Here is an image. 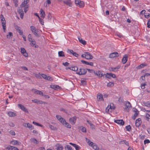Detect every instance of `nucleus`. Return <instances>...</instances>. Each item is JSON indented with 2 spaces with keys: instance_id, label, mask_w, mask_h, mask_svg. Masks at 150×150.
I'll return each mask as SVG.
<instances>
[{
  "instance_id": "nucleus-22",
  "label": "nucleus",
  "mask_w": 150,
  "mask_h": 150,
  "mask_svg": "<svg viewBox=\"0 0 150 150\" xmlns=\"http://www.w3.org/2000/svg\"><path fill=\"white\" fill-rule=\"evenodd\" d=\"M55 146L56 147V149L57 150H63V149L62 146L59 144H56Z\"/></svg>"
},
{
  "instance_id": "nucleus-56",
  "label": "nucleus",
  "mask_w": 150,
  "mask_h": 150,
  "mask_svg": "<svg viewBox=\"0 0 150 150\" xmlns=\"http://www.w3.org/2000/svg\"><path fill=\"white\" fill-rule=\"evenodd\" d=\"M9 132L12 135L14 136L15 135V132L13 130H11L9 131Z\"/></svg>"
},
{
  "instance_id": "nucleus-14",
  "label": "nucleus",
  "mask_w": 150,
  "mask_h": 150,
  "mask_svg": "<svg viewBox=\"0 0 150 150\" xmlns=\"http://www.w3.org/2000/svg\"><path fill=\"white\" fill-rule=\"evenodd\" d=\"M31 90L33 91L35 93L40 95H43V93L41 91H39L36 89L33 88Z\"/></svg>"
},
{
  "instance_id": "nucleus-2",
  "label": "nucleus",
  "mask_w": 150,
  "mask_h": 150,
  "mask_svg": "<svg viewBox=\"0 0 150 150\" xmlns=\"http://www.w3.org/2000/svg\"><path fill=\"white\" fill-rule=\"evenodd\" d=\"M1 18L2 25L3 27L4 31V32H5L6 29V21L5 20L2 14H1Z\"/></svg>"
},
{
  "instance_id": "nucleus-11",
  "label": "nucleus",
  "mask_w": 150,
  "mask_h": 150,
  "mask_svg": "<svg viewBox=\"0 0 150 150\" xmlns=\"http://www.w3.org/2000/svg\"><path fill=\"white\" fill-rule=\"evenodd\" d=\"M62 1L64 3L69 6L71 7L72 6V3L71 0H64Z\"/></svg>"
},
{
  "instance_id": "nucleus-48",
  "label": "nucleus",
  "mask_w": 150,
  "mask_h": 150,
  "mask_svg": "<svg viewBox=\"0 0 150 150\" xmlns=\"http://www.w3.org/2000/svg\"><path fill=\"white\" fill-rule=\"evenodd\" d=\"M33 123L35 125H36V126H40L41 127H42L43 126V125L40 124L38 123H37L36 122H34V121H33Z\"/></svg>"
},
{
  "instance_id": "nucleus-46",
  "label": "nucleus",
  "mask_w": 150,
  "mask_h": 150,
  "mask_svg": "<svg viewBox=\"0 0 150 150\" xmlns=\"http://www.w3.org/2000/svg\"><path fill=\"white\" fill-rule=\"evenodd\" d=\"M59 121L61 122L64 125V123L65 122H66V121L62 117L60 120H59Z\"/></svg>"
},
{
  "instance_id": "nucleus-21",
  "label": "nucleus",
  "mask_w": 150,
  "mask_h": 150,
  "mask_svg": "<svg viewBox=\"0 0 150 150\" xmlns=\"http://www.w3.org/2000/svg\"><path fill=\"white\" fill-rule=\"evenodd\" d=\"M18 12L20 15V18L21 19H23L24 15L23 9L20 8L18 10Z\"/></svg>"
},
{
  "instance_id": "nucleus-40",
  "label": "nucleus",
  "mask_w": 150,
  "mask_h": 150,
  "mask_svg": "<svg viewBox=\"0 0 150 150\" xmlns=\"http://www.w3.org/2000/svg\"><path fill=\"white\" fill-rule=\"evenodd\" d=\"M26 127L28 128L29 129L31 128V129H34V127L31 124H30L29 123H27Z\"/></svg>"
},
{
  "instance_id": "nucleus-10",
  "label": "nucleus",
  "mask_w": 150,
  "mask_h": 150,
  "mask_svg": "<svg viewBox=\"0 0 150 150\" xmlns=\"http://www.w3.org/2000/svg\"><path fill=\"white\" fill-rule=\"evenodd\" d=\"M131 108V105L129 102L128 101L126 102L125 105V109L128 111Z\"/></svg>"
},
{
  "instance_id": "nucleus-19",
  "label": "nucleus",
  "mask_w": 150,
  "mask_h": 150,
  "mask_svg": "<svg viewBox=\"0 0 150 150\" xmlns=\"http://www.w3.org/2000/svg\"><path fill=\"white\" fill-rule=\"evenodd\" d=\"M114 122L119 124L120 125H123L124 124V122L122 120H115Z\"/></svg>"
},
{
  "instance_id": "nucleus-39",
  "label": "nucleus",
  "mask_w": 150,
  "mask_h": 150,
  "mask_svg": "<svg viewBox=\"0 0 150 150\" xmlns=\"http://www.w3.org/2000/svg\"><path fill=\"white\" fill-rule=\"evenodd\" d=\"M120 144H125L127 146H129V143L128 142L126 141V140H124L122 141H121L120 142Z\"/></svg>"
},
{
  "instance_id": "nucleus-8",
  "label": "nucleus",
  "mask_w": 150,
  "mask_h": 150,
  "mask_svg": "<svg viewBox=\"0 0 150 150\" xmlns=\"http://www.w3.org/2000/svg\"><path fill=\"white\" fill-rule=\"evenodd\" d=\"M67 52L70 54H72L76 57H78L79 55L76 52H74V51L70 49H68L67 51Z\"/></svg>"
},
{
  "instance_id": "nucleus-41",
  "label": "nucleus",
  "mask_w": 150,
  "mask_h": 150,
  "mask_svg": "<svg viewBox=\"0 0 150 150\" xmlns=\"http://www.w3.org/2000/svg\"><path fill=\"white\" fill-rule=\"evenodd\" d=\"M58 53L59 56L60 57H63L65 56L64 52L62 51L59 52Z\"/></svg>"
},
{
  "instance_id": "nucleus-15",
  "label": "nucleus",
  "mask_w": 150,
  "mask_h": 150,
  "mask_svg": "<svg viewBox=\"0 0 150 150\" xmlns=\"http://www.w3.org/2000/svg\"><path fill=\"white\" fill-rule=\"evenodd\" d=\"M29 2V0H24V1L22 2L20 5V7L21 8L25 7L26 6H28V5L27 4Z\"/></svg>"
},
{
  "instance_id": "nucleus-34",
  "label": "nucleus",
  "mask_w": 150,
  "mask_h": 150,
  "mask_svg": "<svg viewBox=\"0 0 150 150\" xmlns=\"http://www.w3.org/2000/svg\"><path fill=\"white\" fill-rule=\"evenodd\" d=\"M136 111H135V112L134 114V115L132 117V119L134 120L136 119V117L137 116L139 113V112L137 111V110L136 109Z\"/></svg>"
},
{
  "instance_id": "nucleus-62",
  "label": "nucleus",
  "mask_w": 150,
  "mask_h": 150,
  "mask_svg": "<svg viewBox=\"0 0 150 150\" xmlns=\"http://www.w3.org/2000/svg\"><path fill=\"white\" fill-rule=\"evenodd\" d=\"M62 64L64 66L67 67L69 65V63L67 62H66L65 63H62Z\"/></svg>"
},
{
  "instance_id": "nucleus-47",
  "label": "nucleus",
  "mask_w": 150,
  "mask_h": 150,
  "mask_svg": "<svg viewBox=\"0 0 150 150\" xmlns=\"http://www.w3.org/2000/svg\"><path fill=\"white\" fill-rule=\"evenodd\" d=\"M28 38L29 41H30L31 40H34V39H33L32 36L30 34H29L28 35Z\"/></svg>"
},
{
  "instance_id": "nucleus-9",
  "label": "nucleus",
  "mask_w": 150,
  "mask_h": 150,
  "mask_svg": "<svg viewBox=\"0 0 150 150\" xmlns=\"http://www.w3.org/2000/svg\"><path fill=\"white\" fill-rule=\"evenodd\" d=\"M21 53L25 57H27L28 56V54L26 52L25 49L23 47L21 48Z\"/></svg>"
},
{
  "instance_id": "nucleus-60",
  "label": "nucleus",
  "mask_w": 150,
  "mask_h": 150,
  "mask_svg": "<svg viewBox=\"0 0 150 150\" xmlns=\"http://www.w3.org/2000/svg\"><path fill=\"white\" fill-rule=\"evenodd\" d=\"M139 137L140 139L142 140L144 139L145 137V135L142 134H141L140 135Z\"/></svg>"
},
{
  "instance_id": "nucleus-26",
  "label": "nucleus",
  "mask_w": 150,
  "mask_h": 150,
  "mask_svg": "<svg viewBox=\"0 0 150 150\" xmlns=\"http://www.w3.org/2000/svg\"><path fill=\"white\" fill-rule=\"evenodd\" d=\"M128 56L127 54H125L123 56V58L122 59V62L123 64H125L127 60Z\"/></svg>"
},
{
  "instance_id": "nucleus-31",
  "label": "nucleus",
  "mask_w": 150,
  "mask_h": 150,
  "mask_svg": "<svg viewBox=\"0 0 150 150\" xmlns=\"http://www.w3.org/2000/svg\"><path fill=\"white\" fill-rule=\"evenodd\" d=\"M40 16L42 18H45V11L42 9L41 8L40 10Z\"/></svg>"
},
{
  "instance_id": "nucleus-1",
  "label": "nucleus",
  "mask_w": 150,
  "mask_h": 150,
  "mask_svg": "<svg viewBox=\"0 0 150 150\" xmlns=\"http://www.w3.org/2000/svg\"><path fill=\"white\" fill-rule=\"evenodd\" d=\"M30 29L33 34L37 37H39L40 35L38 33V31L37 29H36L35 27L33 26H30Z\"/></svg>"
},
{
  "instance_id": "nucleus-24",
  "label": "nucleus",
  "mask_w": 150,
  "mask_h": 150,
  "mask_svg": "<svg viewBox=\"0 0 150 150\" xmlns=\"http://www.w3.org/2000/svg\"><path fill=\"white\" fill-rule=\"evenodd\" d=\"M29 42H30V45L31 46H34L35 48H38V45L36 44L35 41L34 39Z\"/></svg>"
},
{
  "instance_id": "nucleus-33",
  "label": "nucleus",
  "mask_w": 150,
  "mask_h": 150,
  "mask_svg": "<svg viewBox=\"0 0 150 150\" xmlns=\"http://www.w3.org/2000/svg\"><path fill=\"white\" fill-rule=\"evenodd\" d=\"M147 65V64L145 63H143L141 64L137 67V69H140L141 68H144V67Z\"/></svg>"
},
{
  "instance_id": "nucleus-13",
  "label": "nucleus",
  "mask_w": 150,
  "mask_h": 150,
  "mask_svg": "<svg viewBox=\"0 0 150 150\" xmlns=\"http://www.w3.org/2000/svg\"><path fill=\"white\" fill-rule=\"evenodd\" d=\"M85 57H86V59H92L93 58V57L88 52H85Z\"/></svg>"
},
{
  "instance_id": "nucleus-32",
  "label": "nucleus",
  "mask_w": 150,
  "mask_h": 150,
  "mask_svg": "<svg viewBox=\"0 0 150 150\" xmlns=\"http://www.w3.org/2000/svg\"><path fill=\"white\" fill-rule=\"evenodd\" d=\"M8 115L10 117H14L16 115L15 113L9 111L7 113Z\"/></svg>"
},
{
  "instance_id": "nucleus-7",
  "label": "nucleus",
  "mask_w": 150,
  "mask_h": 150,
  "mask_svg": "<svg viewBox=\"0 0 150 150\" xmlns=\"http://www.w3.org/2000/svg\"><path fill=\"white\" fill-rule=\"evenodd\" d=\"M18 106L22 110H23L27 113H29L27 109L25 107V106L21 104H18Z\"/></svg>"
},
{
  "instance_id": "nucleus-53",
  "label": "nucleus",
  "mask_w": 150,
  "mask_h": 150,
  "mask_svg": "<svg viewBox=\"0 0 150 150\" xmlns=\"http://www.w3.org/2000/svg\"><path fill=\"white\" fill-rule=\"evenodd\" d=\"M13 36L12 33L11 32H9L8 35H7V37L8 38H10Z\"/></svg>"
},
{
  "instance_id": "nucleus-37",
  "label": "nucleus",
  "mask_w": 150,
  "mask_h": 150,
  "mask_svg": "<svg viewBox=\"0 0 150 150\" xmlns=\"http://www.w3.org/2000/svg\"><path fill=\"white\" fill-rule=\"evenodd\" d=\"M86 141L87 142H88V144L90 146H91L92 147V146H93L94 145L93 143L92 142L90 141L87 138H86Z\"/></svg>"
},
{
  "instance_id": "nucleus-25",
  "label": "nucleus",
  "mask_w": 150,
  "mask_h": 150,
  "mask_svg": "<svg viewBox=\"0 0 150 150\" xmlns=\"http://www.w3.org/2000/svg\"><path fill=\"white\" fill-rule=\"evenodd\" d=\"M69 144L74 147L76 150H79L81 149L80 146L77 144L71 143H70Z\"/></svg>"
},
{
  "instance_id": "nucleus-35",
  "label": "nucleus",
  "mask_w": 150,
  "mask_h": 150,
  "mask_svg": "<svg viewBox=\"0 0 150 150\" xmlns=\"http://www.w3.org/2000/svg\"><path fill=\"white\" fill-rule=\"evenodd\" d=\"M78 40L79 42L83 45H85L86 44V42L83 40L82 38H78Z\"/></svg>"
},
{
  "instance_id": "nucleus-57",
  "label": "nucleus",
  "mask_w": 150,
  "mask_h": 150,
  "mask_svg": "<svg viewBox=\"0 0 150 150\" xmlns=\"http://www.w3.org/2000/svg\"><path fill=\"white\" fill-rule=\"evenodd\" d=\"M41 74L40 73H38V74H35V76L39 79H41Z\"/></svg>"
},
{
  "instance_id": "nucleus-44",
  "label": "nucleus",
  "mask_w": 150,
  "mask_h": 150,
  "mask_svg": "<svg viewBox=\"0 0 150 150\" xmlns=\"http://www.w3.org/2000/svg\"><path fill=\"white\" fill-rule=\"evenodd\" d=\"M126 130L128 131H130L131 129V127L130 125H128L125 127Z\"/></svg>"
},
{
  "instance_id": "nucleus-42",
  "label": "nucleus",
  "mask_w": 150,
  "mask_h": 150,
  "mask_svg": "<svg viewBox=\"0 0 150 150\" xmlns=\"http://www.w3.org/2000/svg\"><path fill=\"white\" fill-rule=\"evenodd\" d=\"M114 83L112 82H110L108 83L107 86L108 87H111L114 86Z\"/></svg>"
},
{
  "instance_id": "nucleus-50",
  "label": "nucleus",
  "mask_w": 150,
  "mask_h": 150,
  "mask_svg": "<svg viewBox=\"0 0 150 150\" xmlns=\"http://www.w3.org/2000/svg\"><path fill=\"white\" fill-rule=\"evenodd\" d=\"M92 148L95 150H99V148L98 146L94 144L93 146H92Z\"/></svg>"
},
{
  "instance_id": "nucleus-55",
  "label": "nucleus",
  "mask_w": 150,
  "mask_h": 150,
  "mask_svg": "<svg viewBox=\"0 0 150 150\" xmlns=\"http://www.w3.org/2000/svg\"><path fill=\"white\" fill-rule=\"evenodd\" d=\"M145 18H149L150 17V14L149 13H146L144 15Z\"/></svg>"
},
{
  "instance_id": "nucleus-12",
  "label": "nucleus",
  "mask_w": 150,
  "mask_h": 150,
  "mask_svg": "<svg viewBox=\"0 0 150 150\" xmlns=\"http://www.w3.org/2000/svg\"><path fill=\"white\" fill-rule=\"evenodd\" d=\"M119 56L118 53L117 52H114L110 54L109 57L110 58H114Z\"/></svg>"
},
{
  "instance_id": "nucleus-29",
  "label": "nucleus",
  "mask_w": 150,
  "mask_h": 150,
  "mask_svg": "<svg viewBox=\"0 0 150 150\" xmlns=\"http://www.w3.org/2000/svg\"><path fill=\"white\" fill-rule=\"evenodd\" d=\"M76 120V117H73L69 119V121L70 122L72 125L74 124Z\"/></svg>"
},
{
  "instance_id": "nucleus-3",
  "label": "nucleus",
  "mask_w": 150,
  "mask_h": 150,
  "mask_svg": "<svg viewBox=\"0 0 150 150\" xmlns=\"http://www.w3.org/2000/svg\"><path fill=\"white\" fill-rule=\"evenodd\" d=\"M75 3L77 6L80 8H83L84 6V2L83 1H81L80 0H75Z\"/></svg>"
},
{
  "instance_id": "nucleus-61",
  "label": "nucleus",
  "mask_w": 150,
  "mask_h": 150,
  "mask_svg": "<svg viewBox=\"0 0 150 150\" xmlns=\"http://www.w3.org/2000/svg\"><path fill=\"white\" fill-rule=\"evenodd\" d=\"M86 81L84 80H82L81 81V84L83 85H86Z\"/></svg>"
},
{
  "instance_id": "nucleus-28",
  "label": "nucleus",
  "mask_w": 150,
  "mask_h": 150,
  "mask_svg": "<svg viewBox=\"0 0 150 150\" xmlns=\"http://www.w3.org/2000/svg\"><path fill=\"white\" fill-rule=\"evenodd\" d=\"M7 149L8 150H19L16 147L11 146H9Z\"/></svg>"
},
{
  "instance_id": "nucleus-6",
  "label": "nucleus",
  "mask_w": 150,
  "mask_h": 150,
  "mask_svg": "<svg viewBox=\"0 0 150 150\" xmlns=\"http://www.w3.org/2000/svg\"><path fill=\"white\" fill-rule=\"evenodd\" d=\"M104 75H105L106 77L107 78L109 79H111V77H112L113 78H116L115 75L111 73H107L106 74H104Z\"/></svg>"
},
{
  "instance_id": "nucleus-17",
  "label": "nucleus",
  "mask_w": 150,
  "mask_h": 150,
  "mask_svg": "<svg viewBox=\"0 0 150 150\" xmlns=\"http://www.w3.org/2000/svg\"><path fill=\"white\" fill-rule=\"evenodd\" d=\"M120 67L119 66H118L116 67H110L109 68V70L110 71H117L119 69H120Z\"/></svg>"
},
{
  "instance_id": "nucleus-4",
  "label": "nucleus",
  "mask_w": 150,
  "mask_h": 150,
  "mask_svg": "<svg viewBox=\"0 0 150 150\" xmlns=\"http://www.w3.org/2000/svg\"><path fill=\"white\" fill-rule=\"evenodd\" d=\"M86 69H85L83 68H80L79 71L76 73V74L79 75H84L86 73Z\"/></svg>"
},
{
  "instance_id": "nucleus-43",
  "label": "nucleus",
  "mask_w": 150,
  "mask_h": 150,
  "mask_svg": "<svg viewBox=\"0 0 150 150\" xmlns=\"http://www.w3.org/2000/svg\"><path fill=\"white\" fill-rule=\"evenodd\" d=\"M67 128H71V125L68 123L66 122H65L64 123V125Z\"/></svg>"
},
{
  "instance_id": "nucleus-54",
  "label": "nucleus",
  "mask_w": 150,
  "mask_h": 150,
  "mask_svg": "<svg viewBox=\"0 0 150 150\" xmlns=\"http://www.w3.org/2000/svg\"><path fill=\"white\" fill-rule=\"evenodd\" d=\"M144 104L145 106H146L148 107H150V102L149 101H148L144 103Z\"/></svg>"
},
{
  "instance_id": "nucleus-20",
  "label": "nucleus",
  "mask_w": 150,
  "mask_h": 150,
  "mask_svg": "<svg viewBox=\"0 0 150 150\" xmlns=\"http://www.w3.org/2000/svg\"><path fill=\"white\" fill-rule=\"evenodd\" d=\"M115 108V107L114 105L113 104H110V106L108 105L106 109V111L109 112L110 109L114 110Z\"/></svg>"
},
{
  "instance_id": "nucleus-27",
  "label": "nucleus",
  "mask_w": 150,
  "mask_h": 150,
  "mask_svg": "<svg viewBox=\"0 0 150 150\" xmlns=\"http://www.w3.org/2000/svg\"><path fill=\"white\" fill-rule=\"evenodd\" d=\"M97 99L99 101H103V99L102 95L100 93H98L97 95Z\"/></svg>"
},
{
  "instance_id": "nucleus-45",
  "label": "nucleus",
  "mask_w": 150,
  "mask_h": 150,
  "mask_svg": "<svg viewBox=\"0 0 150 150\" xmlns=\"http://www.w3.org/2000/svg\"><path fill=\"white\" fill-rule=\"evenodd\" d=\"M78 70V68L76 66L71 67V70L76 71Z\"/></svg>"
},
{
  "instance_id": "nucleus-63",
  "label": "nucleus",
  "mask_w": 150,
  "mask_h": 150,
  "mask_svg": "<svg viewBox=\"0 0 150 150\" xmlns=\"http://www.w3.org/2000/svg\"><path fill=\"white\" fill-rule=\"evenodd\" d=\"M49 127L52 130H54L56 129V127L52 125H50Z\"/></svg>"
},
{
  "instance_id": "nucleus-59",
  "label": "nucleus",
  "mask_w": 150,
  "mask_h": 150,
  "mask_svg": "<svg viewBox=\"0 0 150 150\" xmlns=\"http://www.w3.org/2000/svg\"><path fill=\"white\" fill-rule=\"evenodd\" d=\"M150 143V140L148 139H145L144 141V143L145 144L147 143Z\"/></svg>"
},
{
  "instance_id": "nucleus-30",
  "label": "nucleus",
  "mask_w": 150,
  "mask_h": 150,
  "mask_svg": "<svg viewBox=\"0 0 150 150\" xmlns=\"http://www.w3.org/2000/svg\"><path fill=\"white\" fill-rule=\"evenodd\" d=\"M95 74L97 76H98L101 77L103 75V73L102 72L100 71H98L97 72H96L95 73Z\"/></svg>"
},
{
  "instance_id": "nucleus-64",
  "label": "nucleus",
  "mask_w": 150,
  "mask_h": 150,
  "mask_svg": "<svg viewBox=\"0 0 150 150\" xmlns=\"http://www.w3.org/2000/svg\"><path fill=\"white\" fill-rule=\"evenodd\" d=\"M24 11L25 13H26V12L28 11V6H26L25 7H24Z\"/></svg>"
},
{
  "instance_id": "nucleus-16",
  "label": "nucleus",
  "mask_w": 150,
  "mask_h": 150,
  "mask_svg": "<svg viewBox=\"0 0 150 150\" xmlns=\"http://www.w3.org/2000/svg\"><path fill=\"white\" fill-rule=\"evenodd\" d=\"M15 29L19 33L20 35H23V31L21 30V28L18 25L15 26Z\"/></svg>"
},
{
  "instance_id": "nucleus-38",
  "label": "nucleus",
  "mask_w": 150,
  "mask_h": 150,
  "mask_svg": "<svg viewBox=\"0 0 150 150\" xmlns=\"http://www.w3.org/2000/svg\"><path fill=\"white\" fill-rule=\"evenodd\" d=\"M65 150H73L72 148L69 145H67L65 147Z\"/></svg>"
},
{
  "instance_id": "nucleus-52",
  "label": "nucleus",
  "mask_w": 150,
  "mask_h": 150,
  "mask_svg": "<svg viewBox=\"0 0 150 150\" xmlns=\"http://www.w3.org/2000/svg\"><path fill=\"white\" fill-rule=\"evenodd\" d=\"M87 70L88 72L90 73H93L94 74H95V71L93 70L86 69V70Z\"/></svg>"
},
{
  "instance_id": "nucleus-18",
  "label": "nucleus",
  "mask_w": 150,
  "mask_h": 150,
  "mask_svg": "<svg viewBox=\"0 0 150 150\" xmlns=\"http://www.w3.org/2000/svg\"><path fill=\"white\" fill-rule=\"evenodd\" d=\"M142 123L141 119L140 118H138L135 121V125L137 127H138Z\"/></svg>"
},
{
  "instance_id": "nucleus-23",
  "label": "nucleus",
  "mask_w": 150,
  "mask_h": 150,
  "mask_svg": "<svg viewBox=\"0 0 150 150\" xmlns=\"http://www.w3.org/2000/svg\"><path fill=\"white\" fill-rule=\"evenodd\" d=\"M11 144L13 145H19L21 143L20 142L18 141L17 140H12L11 142Z\"/></svg>"
},
{
  "instance_id": "nucleus-5",
  "label": "nucleus",
  "mask_w": 150,
  "mask_h": 150,
  "mask_svg": "<svg viewBox=\"0 0 150 150\" xmlns=\"http://www.w3.org/2000/svg\"><path fill=\"white\" fill-rule=\"evenodd\" d=\"M41 75L43 78L45 80L50 81L53 80V78L52 77L47 76L45 74H41Z\"/></svg>"
},
{
  "instance_id": "nucleus-49",
  "label": "nucleus",
  "mask_w": 150,
  "mask_h": 150,
  "mask_svg": "<svg viewBox=\"0 0 150 150\" xmlns=\"http://www.w3.org/2000/svg\"><path fill=\"white\" fill-rule=\"evenodd\" d=\"M80 129L81 131L83 132H86V128L83 127H81Z\"/></svg>"
},
{
  "instance_id": "nucleus-51",
  "label": "nucleus",
  "mask_w": 150,
  "mask_h": 150,
  "mask_svg": "<svg viewBox=\"0 0 150 150\" xmlns=\"http://www.w3.org/2000/svg\"><path fill=\"white\" fill-rule=\"evenodd\" d=\"M31 141L34 143L36 144H38V142L37 140L35 138H33L31 139Z\"/></svg>"
},
{
  "instance_id": "nucleus-36",
  "label": "nucleus",
  "mask_w": 150,
  "mask_h": 150,
  "mask_svg": "<svg viewBox=\"0 0 150 150\" xmlns=\"http://www.w3.org/2000/svg\"><path fill=\"white\" fill-rule=\"evenodd\" d=\"M50 87L54 90H56L58 89L60 87L59 86L57 85H51L50 86Z\"/></svg>"
},
{
  "instance_id": "nucleus-58",
  "label": "nucleus",
  "mask_w": 150,
  "mask_h": 150,
  "mask_svg": "<svg viewBox=\"0 0 150 150\" xmlns=\"http://www.w3.org/2000/svg\"><path fill=\"white\" fill-rule=\"evenodd\" d=\"M39 21L40 23L42 25H44V22L42 19L41 18H39Z\"/></svg>"
}]
</instances>
